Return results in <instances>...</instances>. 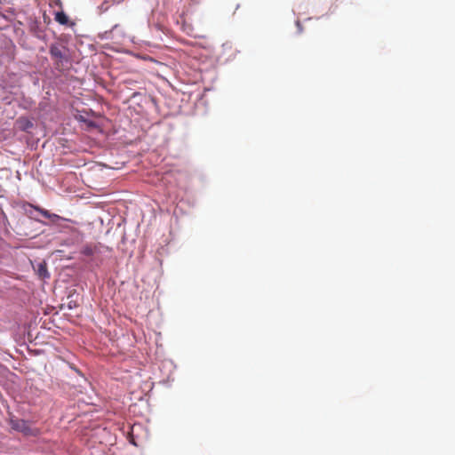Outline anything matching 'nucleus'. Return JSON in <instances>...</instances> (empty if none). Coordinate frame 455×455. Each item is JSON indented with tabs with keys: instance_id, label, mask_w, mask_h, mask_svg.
Listing matches in <instances>:
<instances>
[{
	"instance_id": "0eeeda50",
	"label": "nucleus",
	"mask_w": 455,
	"mask_h": 455,
	"mask_svg": "<svg viewBox=\"0 0 455 455\" xmlns=\"http://www.w3.org/2000/svg\"><path fill=\"white\" fill-rule=\"evenodd\" d=\"M77 116L79 117V121L84 123L87 125L88 128L92 129V128H97L98 127V125L96 124L95 122L88 120L87 118H85L84 116L80 115V116Z\"/></svg>"
},
{
	"instance_id": "f03ea898",
	"label": "nucleus",
	"mask_w": 455,
	"mask_h": 455,
	"mask_svg": "<svg viewBox=\"0 0 455 455\" xmlns=\"http://www.w3.org/2000/svg\"><path fill=\"white\" fill-rule=\"evenodd\" d=\"M33 127L32 122L26 116H21L16 121L15 128L20 131L29 132V129Z\"/></svg>"
},
{
	"instance_id": "f257e3e1",
	"label": "nucleus",
	"mask_w": 455,
	"mask_h": 455,
	"mask_svg": "<svg viewBox=\"0 0 455 455\" xmlns=\"http://www.w3.org/2000/svg\"><path fill=\"white\" fill-rule=\"evenodd\" d=\"M49 52L57 68L62 66L63 62L67 60L66 47L61 44H51Z\"/></svg>"
},
{
	"instance_id": "7ed1b4c3",
	"label": "nucleus",
	"mask_w": 455,
	"mask_h": 455,
	"mask_svg": "<svg viewBox=\"0 0 455 455\" xmlns=\"http://www.w3.org/2000/svg\"><path fill=\"white\" fill-rule=\"evenodd\" d=\"M36 274L41 279H46L50 277V274L47 270V264L44 261L37 264Z\"/></svg>"
},
{
	"instance_id": "39448f33",
	"label": "nucleus",
	"mask_w": 455,
	"mask_h": 455,
	"mask_svg": "<svg viewBox=\"0 0 455 455\" xmlns=\"http://www.w3.org/2000/svg\"><path fill=\"white\" fill-rule=\"evenodd\" d=\"M55 20L61 25H66L68 22V17L63 12H59L55 15Z\"/></svg>"
},
{
	"instance_id": "6e6552de",
	"label": "nucleus",
	"mask_w": 455,
	"mask_h": 455,
	"mask_svg": "<svg viewBox=\"0 0 455 455\" xmlns=\"http://www.w3.org/2000/svg\"><path fill=\"white\" fill-rule=\"evenodd\" d=\"M12 427H13V428H16V429H19V428H20V425H19V424H17V425H12Z\"/></svg>"
},
{
	"instance_id": "20e7f679",
	"label": "nucleus",
	"mask_w": 455,
	"mask_h": 455,
	"mask_svg": "<svg viewBox=\"0 0 455 455\" xmlns=\"http://www.w3.org/2000/svg\"><path fill=\"white\" fill-rule=\"evenodd\" d=\"M36 210L38 211L44 217L51 220L52 222H55L58 220H64L60 216L54 214V213H50L48 211H46L44 209L36 207Z\"/></svg>"
},
{
	"instance_id": "423d86ee",
	"label": "nucleus",
	"mask_w": 455,
	"mask_h": 455,
	"mask_svg": "<svg viewBox=\"0 0 455 455\" xmlns=\"http://www.w3.org/2000/svg\"><path fill=\"white\" fill-rule=\"evenodd\" d=\"M95 251H96V246L89 245V244L84 246L81 251L82 254H84L85 256H92L94 254Z\"/></svg>"
}]
</instances>
